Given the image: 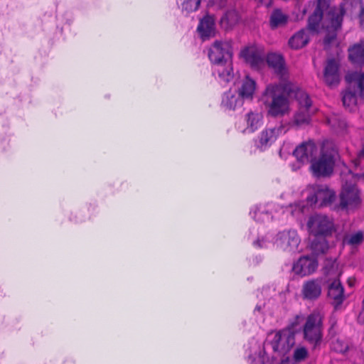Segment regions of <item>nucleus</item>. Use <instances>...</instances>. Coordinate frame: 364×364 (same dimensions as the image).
<instances>
[{
  "label": "nucleus",
  "instance_id": "f257e3e1",
  "mask_svg": "<svg viewBox=\"0 0 364 364\" xmlns=\"http://www.w3.org/2000/svg\"><path fill=\"white\" fill-rule=\"evenodd\" d=\"M343 188L340 194V202L333 205L336 200V193L327 186L314 184L308 187L309 194L306 197L307 203L310 205H316L319 208L330 206L335 210H349L356 208L360 203L358 191L355 187V182L364 177L354 175L350 171L348 173H342Z\"/></svg>",
  "mask_w": 364,
  "mask_h": 364
},
{
  "label": "nucleus",
  "instance_id": "f03ea898",
  "mask_svg": "<svg viewBox=\"0 0 364 364\" xmlns=\"http://www.w3.org/2000/svg\"><path fill=\"white\" fill-rule=\"evenodd\" d=\"M292 91L289 82L269 84L262 95V101L272 117H282L289 112L288 95Z\"/></svg>",
  "mask_w": 364,
  "mask_h": 364
},
{
  "label": "nucleus",
  "instance_id": "7ed1b4c3",
  "mask_svg": "<svg viewBox=\"0 0 364 364\" xmlns=\"http://www.w3.org/2000/svg\"><path fill=\"white\" fill-rule=\"evenodd\" d=\"M323 319L324 314L321 311L315 309L306 317L302 315H296L294 321L291 323L290 328L294 330L296 326L304 321L300 328L303 339L313 350H317L321 348L323 343Z\"/></svg>",
  "mask_w": 364,
  "mask_h": 364
},
{
  "label": "nucleus",
  "instance_id": "20e7f679",
  "mask_svg": "<svg viewBox=\"0 0 364 364\" xmlns=\"http://www.w3.org/2000/svg\"><path fill=\"white\" fill-rule=\"evenodd\" d=\"M208 57L214 65L213 73L220 82H230L234 76L232 66V50L228 41H215L209 48Z\"/></svg>",
  "mask_w": 364,
  "mask_h": 364
},
{
  "label": "nucleus",
  "instance_id": "39448f33",
  "mask_svg": "<svg viewBox=\"0 0 364 364\" xmlns=\"http://www.w3.org/2000/svg\"><path fill=\"white\" fill-rule=\"evenodd\" d=\"M338 152L333 142L325 141L322 144L321 152L317 159L312 161L311 168L317 177L329 176L333 171Z\"/></svg>",
  "mask_w": 364,
  "mask_h": 364
},
{
  "label": "nucleus",
  "instance_id": "423d86ee",
  "mask_svg": "<svg viewBox=\"0 0 364 364\" xmlns=\"http://www.w3.org/2000/svg\"><path fill=\"white\" fill-rule=\"evenodd\" d=\"M296 99L299 103V109L293 117V124L297 127L309 124L312 113V101L309 95L303 90L296 93Z\"/></svg>",
  "mask_w": 364,
  "mask_h": 364
},
{
  "label": "nucleus",
  "instance_id": "0eeeda50",
  "mask_svg": "<svg viewBox=\"0 0 364 364\" xmlns=\"http://www.w3.org/2000/svg\"><path fill=\"white\" fill-rule=\"evenodd\" d=\"M309 232L314 236L327 237L334 230L333 221L325 215L316 214L311 216L307 223Z\"/></svg>",
  "mask_w": 364,
  "mask_h": 364
},
{
  "label": "nucleus",
  "instance_id": "6e6552de",
  "mask_svg": "<svg viewBox=\"0 0 364 364\" xmlns=\"http://www.w3.org/2000/svg\"><path fill=\"white\" fill-rule=\"evenodd\" d=\"M289 326V328L276 332L270 344L274 352L285 354L290 350L295 343V334Z\"/></svg>",
  "mask_w": 364,
  "mask_h": 364
},
{
  "label": "nucleus",
  "instance_id": "1a4fd4ad",
  "mask_svg": "<svg viewBox=\"0 0 364 364\" xmlns=\"http://www.w3.org/2000/svg\"><path fill=\"white\" fill-rule=\"evenodd\" d=\"M345 9L343 6L331 9L328 13L330 18V25L328 26V33L324 38V43L328 45L336 38V31L341 28Z\"/></svg>",
  "mask_w": 364,
  "mask_h": 364
},
{
  "label": "nucleus",
  "instance_id": "9d476101",
  "mask_svg": "<svg viewBox=\"0 0 364 364\" xmlns=\"http://www.w3.org/2000/svg\"><path fill=\"white\" fill-rule=\"evenodd\" d=\"M300 243V238L296 230H287L279 232L275 245L284 251L294 252Z\"/></svg>",
  "mask_w": 364,
  "mask_h": 364
},
{
  "label": "nucleus",
  "instance_id": "9b49d317",
  "mask_svg": "<svg viewBox=\"0 0 364 364\" xmlns=\"http://www.w3.org/2000/svg\"><path fill=\"white\" fill-rule=\"evenodd\" d=\"M287 131V128L283 124L266 128L258 136L257 146L261 149H265L271 146L279 135L285 134Z\"/></svg>",
  "mask_w": 364,
  "mask_h": 364
},
{
  "label": "nucleus",
  "instance_id": "f8f14e48",
  "mask_svg": "<svg viewBox=\"0 0 364 364\" xmlns=\"http://www.w3.org/2000/svg\"><path fill=\"white\" fill-rule=\"evenodd\" d=\"M317 152V148L314 142L309 141L304 142L298 146L294 151V156L301 164L308 163L314 160Z\"/></svg>",
  "mask_w": 364,
  "mask_h": 364
},
{
  "label": "nucleus",
  "instance_id": "ddd939ff",
  "mask_svg": "<svg viewBox=\"0 0 364 364\" xmlns=\"http://www.w3.org/2000/svg\"><path fill=\"white\" fill-rule=\"evenodd\" d=\"M323 79L330 87L338 85L340 82L338 64L334 59L327 60L323 72Z\"/></svg>",
  "mask_w": 364,
  "mask_h": 364
},
{
  "label": "nucleus",
  "instance_id": "4468645a",
  "mask_svg": "<svg viewBox=\"0 0 364 364\" xmlns=\"http://www.w3.org/2000/svg\"><path fill=\"white\" fill-rule=\"evenodd\" d=\"M316 261L309 257H302L294 264L293 271L301 276H306L312 274L317 268Z\"/></svg>",
  "mask_w": 364,
  "mask_h": 364
},
{
  "label": "nucleus",
  "instance_id": "2eb2a0df",
  "mask_svg": "<svg viewBox=\"0 0 364 364\" xmlns=\"http://www.w3.org/2000/svg\"><path fill=\"white\" fill-rule=\"evenodd\" d=\"M350 87L360 97H364V73L353 72L346 75Z\"/></svg>",
  "mask_w": 364,
  "mask_h": 364
},
{
  "label": "nucleus",
  "instance_id": "dca6fc26",
  "mask_svg": "<svg viewBox=\"0 0 364 364\" xmlns=\"http://www.w3.org/2000/svg\"><path fill=\"white\" fill-rule=\"evenodd\" d=\"M302 296L304 299L316 300L321 294V285L318 280H309L302 287Z\"/></svg>",
  "mask_w": 364,
  "mask_h": 364
},
{
  "label": "nucleus",
  "instance_id": "f3484780",
  "mask_svg": "<svg viewBox=\"0 0 364 364\" xmlns=\"http://www.w3.org/2000/svg\"><path fill=\"white\" fill-rule=\"evenodd\" d=\"M215 25V18L212 16L206 15L200 20L197 30L203 40L214 36Z\"/></svg>",
  "mask_w": 364,
  "mask_h": 364
},
{
  "label": "nucleus",
  "instance_id": "a211bd4d",
  "mask_svg": "<svg viewBox=\"0 0 364 364\" xmlns=\"http://www.w3.org/2000/svg\"><path fill=\"white\" fill-rule=\"evenodd\" d=\"M328 297L333 300L336 306L341 305L344 299V289L339 279H334L331 282L328 291Z\"/></svg>",
  "mask_w": 364,
  "mask_h": 364
},
{
  "label": "nucleus",
  "instance_id": "6ab92c4d",
  "mask_svg": "<svg viewBox=\"0 0 364 364\" xmlns=\"http://www.w3.org/2000/svg\"><path fill=\"white\" fill-rule=\"evenodd\" d=\"M315 6L316 8L314 11V13L309 16L308 21V28L312 31H316L318 30L319 23L323 17V9L328 6V5H320L318 3L316 4L314 1H310L309 3V7H314Z\"/></svg>",
  "mask_w": 364,
  "mask_h": 364
},
{
  "label": "nucleus",
  "instance_id": "aec40b11",
  "mask_svg": "<svg viewBox=\"0 0 364 364\" xmlns=\"http://www.w3.org/2000/svg\"><path fill=\"white\" fill-rule=\"evenodd\" d=\"M246 128L243 132L253 133L263 124V115L260 112H250L245 116Z\"/></svg>",
  "mask_w": 364,
  "mask_h": 364
},
{
  "label": "nucleus",
  "instance_id": "412c9836",
  "mask_svg": "<svg viewBox=\"0 0 364 364\" xmlns=\"http://www.w3.org/2000/svg\"><path fill=\"white\" fill-rule=\"evenodd\" d=\"M267 61L269 66L272 68L282 79H286L287 70L284 67V60L281 55L270 53L267 55Z\"/></svg>",
  "mask_w": 364,
  "mask_h": 364
},
{
  "label": "nucleus",
  "instance_id": "4be33fe9",
  "mask_svg": "<svg viewBox=\"0 0 364 364\" xmlns=\"http://www.w3.org/2000/svg\"><path fill=\"white\" fill-rule=\"evenodd\" d=\"M348 57L354 65H361L364 63V39L348 48Z\"/></svg>",
  "mask_w": 364,
  "mask_h": 364
},
{
  "label": "nucleus",
  "instance_id": "5701e85b",
  "mask_svg": "<svg viewBox=\"0 0 364 364\" xmlns=\"http://www.w3.org/2000/svg\"><path fill=\"white\" fill-rule=\"evenodd\" d=\"M309 41L308 31L301 29L294 33L289 40V46L294 50L301 49L304 47Z\"/></svg>",
  "mask_w": 364,
  "mask_h": 364
},
{
  "label": "nucleus",
  "instance_id": "b1692460",
  "mask_svg": "<svg viewBox=\"0 0 364 364\" xmlns=\"http://www.w3.org/2000/svg\"><path fill=\"white\" fill-rule=\"evenodd\" d=\"M242 100L234 95L231 91L226 92L222 100L221 105L228 110H235L237 106H242Z\"/></svg>",
  "mask_w": 364,
  "mask_h": 364
},
{
  "label": "nucleus",
  "instance_id": "393cba45",
  "mask_svg": "<svg viewBox=\"0 0 364 364\" xmlns=\"http://www.w3.org/2000/svg\"><path fill=\"white\" fill-rule=\"evenodd\" d=\"M324 274L329 277L330 279H339L341 274V269L336 259H328L325 261L323 267Z\"/></svg>",
  "mask_w": 364,
  "mask_h": 364
},
{
  "label": "nucleus",
  "instance_id": "a878e982",
  "mask_svg": "<svg viewBox=\"0 0 364 364\" xmlns=\"http://www.w3.org/2000/svg\"><path fill=\"white\" fill-rule=\"evenodd\" d=\"M289 16L284 14L280 9H274L269 18L271 28L275 29L278 27L284 26L288 22Z\"/></svg>",
  "mask_w": 364,
  "mask_h": 364
},
{
  "label": "nucleus",
  "instance_id": "bb28decb",
  "mask_svg": "<svg viewBox=\"0 0 364 364\" xmlns=\"http://www.w3.org/2000/svg\"><path fill=\"white\" fill-rule=\"evenodd\" d=\"M240 20L238 12L235 9L228 11L220 19V25L225 29H229L235 26Z\"/></svg>",
  "mask_w": 364,
  "mask_h": 364
},
{
  "label": "nucleus",
  "instance_id": "cd10ccee",
  "mask_svg": "<svg viewBox=\"0 0 364 364\" xmlns=\"http://www.w3.org/2000/svg\"><path fill=\"white\" fill-rule=\"evenodd\" d=\"M256 83L248 77L243 81L239 90V97L242 99H252L255 90Z\"/></svg>",
  "mask_w": 364,
  "mask_h": 364
},
{
  "label": "nucleus",
  "instance_id": "c85d7f7f",
  "mask_svg": "<svg viewBox=\"0 0 364 364\" xmlns=\"http://www.w3.org/2000/svg\"><path fill=\"white\" fill-rule=\"evenodd\" d=\"M315 238L311 243V247L316 254L325 253L329 247L328 242L326 240V237L324 236H314Z\"/></svg>",
  "mask_w": 364,
  "mask_h": 364
},
{
  "label": "nucleus",
  "instance_id": "c756f323",
  "mask_svg": "<svg viewBox=\"0 0 364 364\" xmlns=\"http://www.w3.org/2000/svg\"><path fill=\"white\" fill-rule=\"evenodd\" d=\"M241 54L245 60L254 67L258 66L262 60L260 55L252 49L245 48Z\"/></svg>",
  "mask_w": 364,
  "mask_h": 364
},
{
  "label": "nucleus",
  "instance_id": "7c9ffc66",
  "mask_svg": "<svg viewBox=\"0 0 364 364\" xmlns=\"http://www.w3.org/2000/svg\"><path fill=\"white\" fill-rule=\"evenodd\" d=\"M331 349L336 353L345 354L349 350V343L346 339L338 338L331 341Z\"/></svg>",
  "mask_w": 364,
  "mask_h": 364
},
{
  "label": "nucleus",
  "instance_id": "2f4dec72",
  "mask_svg": "<svg viewBox=\"0 0 364 364\" xmlns=\"http://www.w3.org/2000/svg\"><path fill=\"white\" fill-rule=\"evenodd\" d=\"M356 95H358L355 92L350 90L346 91L343 95L342 101L343 106L348 109L349 111H352L353 107L356 105Z\"/></svg>",
  "mask_w": 364,
  "mask_h": 364
},
{
  "label": "nucleus",
  "instance_id": "473e14b6",
  "mask_svg": "<svg viewBox=\"0 0 364 364\" xmlns=\"http://www.w3.org/2000/svg\"><path fill=\"white\" fill-rule=\"evenodd\" d=\"M200 1L201 0H182V11L187 14L195 11L198 9Z\"/></svg>",
  "mask_w": 364,
  "mask_h": 364
},
{
  "label": "nucleus",
  "instance_id": "72a5a7b5",
  "mask_svg": "<svg viewBox=\"0 0 364 364\" xmlns=\"http://www.w3.org/2000/svg\"><path fill=\"white\" fill-rule=\"evenodd\" d=\"M363 240V232L362 231H358L355 233L351 234L349 236L346 237L344 239V242H346L348 245L355 246L362 243Z\"/></svg>",
  "mask_w": 364,
  "mask_h": 364
},
{
  "label": "nucleus",
  "instance_id": "f704fd0d",
  "mask_svg": "<svg viewBox=\"0 0 364 364\" xmlns=\"http://www.w3.org/2000/svg\"><path fill=\"white\" fill-rule=\"evenodd\" d=\"M255 219L259 223H269L272 220V216L269 211L258 209L255 212Z\"/></svg>",
  "mask_w": 364,
  "mask_h": 364
},
{
  "label": "nucleus",
  "instance_id": "c9c22d12",
  "mask_svg": "<svg viewBox=\"0 0 364 364\" xmlns=\"http://www.w3.org/2000/svg\"><path fill=\"white\" fill-rule=\"evenodd\" d=\"M309 355L308 350L304 346H299L294 350L293 358L295 362L304 360Z\"/></svg>",
  "mask_w": 364,
  "mask_h": 364
},
{
  "label": "nucleus",
  "instance_id": "e433bc0d",
  "mask_svg": "<svg viewBox=\"0 0 364 364\" xmlns=\"http://www.w3.org/2000/svg\"><path fill=\"white\" fill-rule=\"evenodd\" d=\"M328 124L336 130L343 131L346 128V122L344 119L331 117L328 119Z\"/></svg>",
  "mask_w": 364,
  "mask_h": 364
},
{
  "label": "nucleus",
  "instance_id": "4c0bfd02",
  "mask_svg": "<svg viewBox=\"0 0 364 364\" xmlns=\"http://www.w3.org/2000/svg\"><path fill=\"white\" fill-rule=\"evenodd\" d=\"M269 243V242L268 240H267L264 238H262L261 240L258 239L257 240L253 242V245L259 248H262V247H267Z\"/></svg>",
  "mask_w": 364,
  "mask_h": 364
},
{
  "label": "nucleus",
  "instance_id": "58836bf2",
  "mask_svg": "<svg viewBox=\"0 0 364 364\" xmlns=\"http://www.w3.org/2000/svg\"><path fill=\"white\" fill-rule=\"evenodd\" d=\"M210 2L213 5L220 9H222L226 6L227 0H210Z\"/></svg>",
  "mask_w": 364,
  "mask_h": 364
},
{
  "label": "nucleus",
  "instance_id": "ea45409f",
  "mask_svg": "<svg viewBox=\"0 0 364 364\" xmlns=\"http://www.w3.org/2000/svg\"><path fill=\"white\" fill-rule=\"evenodd\" d=\"M358 322L364 324V298L363 301L362 309L358 316Z\"/></svg>",
  "mask_w": 364,
  "mask_h": 364
},
{
  "label": "nucleus",
  "instance_id": "a19ab883",
  "mask_svg": "<svg viewBox=\"0 0 364 364\" xmlns=\"http://www.w3.org/2000/svg\"><path fill=\"white\" fill-rule=\"evenodd\" d=\"M330 322H331V327L329 328L328 332L331 336H333L336 333L334 327L336 324V321L335 320L331 319L330 321Z\"/></svg>",
  "mask_w": 364,
  "mask_h": 364
},
{
  "label": "nucleus",
  "instance_id": "79ce46f5",
  "mask_svg": "<svg viewBox=\"0 0 364 364\" xmlns=\"http://www.w3.org/2000/svg\"><path fill=\"white\" fill-rule=\"evenodd\" d=\"M360 23L361 27L364 29V9H362L360 14Z\"/></svg>",
  "mask_w": 364,
  "mask_h": 364
},
{
  "label": "nucleus",
  "instance_id": "37998d69",
  "mask_svg": "<svg viewBox=\"0 0 364 364\" xmlns=\"http://www.w3.org/2000/svg\"><path fill=\"white\" fill-rule=\"evenodd\" d=\"M330 0H317V3L320 5H328Z\"/></svg>",
  "mask_w": 364,
  "mask_h": 364
},
{
  "label": "nucleus",
  "instance_id": "c03bdc74",
  "mask_svg": "<svg viewBox=\"0 0 364 364\" xmlns=\"http://www.w3.org/2000/svg\"><path fill=\"white\" fill-rule=\"evenodd\" d=\"M279 364H294V363L289 360H282Z\"/></svg>",
  "mask_w": 364,
  "mask_h": 364
},
{
  "label": "nucleus",
  "instance_id": "a18cd8bd",
  "mask_svg": "<svg viewBox=\"0 0 364 364\" xmlns=\"http://www.w3.org/2000/svg\"><path fill=\"white\" fill-rule=\"evenodd\" d=\"M364 156V146H363V149H362V151H360V154H359V158H361V157H363Z\"/></svg>",
  "mask_w": 364,
  "mask_h": 364
},
{
  "label": "nucleus",
  "instance_id": "49530a36",
  "mask_svg": "<svg viewBox=\"0 0 364 364\" xmlns=\"http://www.w3.org/2000/svg\"><path fill=\"white\" fill-rule=\"evenodd\" d=\"M348 284H349L350 286H352V285H353V282H351V280H350V279H348Z\"/></svg>",
  "mask_w": 364,
  "mask_h": 364
},
{
  "label": "nucleus",
  "instance_id": "de8ad7c7",
  "mask_svg": "<svg viewBox=\"0 0 364 364\" xmlns=\"http://www.w3.org/2000/svg\"><path fill=\"white\" fill-rule=\"evenodd\" d=\"M358 159H355V160L354 161L355 166H358Z\"/></svg>",
  "mask_w": 364,
  "mask_h": 364
}]
</instances>
